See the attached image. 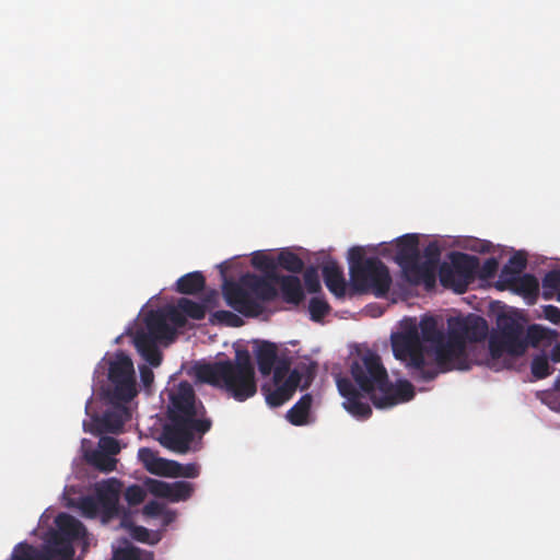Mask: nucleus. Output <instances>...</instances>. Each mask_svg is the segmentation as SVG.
<instances>
[{
  "mask_svg": "<svg viewBox=\"0 0 560 560\" xmlns=\"http://www.w3.org/2000/svg\"><path fill=\"white\" fill-rule=\"evenodd\" d=\"M352 416L366 419L371 416L372 409L369 402L361 398L370 399L378 408H390L401 402H407L415 397V389L410 382L400 380L393 384L381 358L377 353L368 350L360 354L358 346L352 345Z\"/></svg>",
  "mask_w": 560,
  "mask_h": 560,
  "instance_id": "obj_1",
  "label": "nucleus"
},
{
  "mask_svg": "<svg viewBox=\"0 0 560 560\" xmlns=\"http://www.w3.org/2000/svg\"><path fill=\"white\" fill-rule=\"evenodd\" d=\"M167 419L159 441L178 454L188 453L195 435L201 438L212 427L206 407L197 399L192 385L187 381L180 382L170 394Z\"/></svg>",
  "mask_w": 560,
  "mask_h": 560,
  "instance_id": "obj_2",
  "label": "nucleus"
},
{
  "mask_svg": "<svg viewBox=\"0 0 560 560\" xmlns=\"http://www.w3.org/2000/svg\"><path fill=\"white\" fill-rule=\"evenodd\" d=\"M196 376L201 383L224 390L236 401H245L257 392L255 369L247 350H236L234 360L198 365Z\"/></svg>",
  "mask_w": 560,
  "mask_h": 560,
  "instance_id": "obj_3",
  "label": "nucleus"
},
{
  "mask_svg": "<svg viewBox=\"0 0 560 560\" xmlns=\"http://www.w3.org/2000/svg\"><path fill=\"white\" fill-rule=\"evenodd\" d=\"M443 247H397L395 261L402 279L430 292L436 287Z\"/></svg>",
  "mask_w": 560,
  "mask_h": 560,
  "instance_id": "obj_4",
  "label": "nucleus"
},
{
  "mask_svg": "<svg viewBox=\"0 0 560 560\" xmlns=\"http://www.w3.org/2000/svg\"><path fill=\"white\" fill-rule=\"evenodd\" d=\"M363 250L364 247H352V295L371 292L376 296H385L392 284L389 270L377 258H368L360 264Z\"/></svg>",
  "mask_w": 560,
  "mask_h": 560,
  "instance_id": "obj_5",
  "label": "nucleus"
},
{
  "mask_svg": "<svg viewBox=\"0 0 560 560\" xmlns=\"http://www.w3.org/2000/svg\"><path fill=\"white\" fill-rule=\"evenodd\" d=\"M55 523L57 528L39 553L52 560H72L73 544L82 541L86 545V528L78 518L67 513L57 515Z\"/></svg>",
  "mask_w": 560,
  "mask_h": 560,
  "instance_id": "obj_6",
  "label": "nucleus"
},
{
  "mask_svg": "<svg viewBox=\"0 0 560 560\" xmlns=\"http://www.w3.org/2000/svg\"><path fill=\"white\" fill-rule=\"evenodd\" d=\"M392 348L395 358L413 370L412 376L416 380L431 382L438 376V370L425 368L424 348L416 327L394 335Z\"/></svg>",
  "mask_w": 560,
  "mask_h": 560,
  "instance_id": "obj_7",
  "label": "nucleus"
},
{
  "mask_svg": "<svg viewBox=\"0 0 560 560\" xmlns=\"http://www.w3.org/2000/svg\"><path fill=\"white\" fill-rule=\"evenodd\" d=\"M479 259L463 253H451L448 261L440 260L439 280L443 288L463 294L477 277Z\"/></svg>",
  "mask_w": 560,
  "mask_h": 560,
  "instance_id": "obj_8",
  "label": "nucleus"
},
{
  "mask_svg": "<svg viewBox=\"0 0 560 560\" xmlns=\"http://www.w3.org/2000/svg\"><path fill=\"white\" fill-rule=\"evenodd\" d=\"M108 380L114 386L109 393L112 401L129 402L137 395L133 363L125 353H117L110 361Z\"/></svg>",
  "mask_w": 560,
  "mask_h": 560,
  "instance_id": "obj_9",
  "label": "nucleus"
},
{
  "mask_svg": "<svg viewBox=\"0 0 560 560\" xmlns=\"http://www.w3.org/2000/svg\"><path fill=\"white\" fill-rule=\"evenodd\" d=\"M315 362L299 364L290 372L288 378L283 383L276 384L277 387L266 394L267 404L271 407H279L283 405L293 396L302 381H304L302 389L310 386L315 376Z\"/></svg>",
  "mask_w": 560,
  "mask_h": 560,
  "instance_id": "obj_10",
  "label": "nucleus"
},
{
  "mask_svg": "<svg viewBox=\"0 0 560 560\" xmlns=\"http://www.w3.org/2000/svg\"><path fill=\"white\" fill-rule=\"evenodd\" d=\"M439 372H448L452 370H468V357L464 342L453 338V332L448 330L447 337L432 348Z\"/></svg>",
  "mask_w": 560,
  "mask_h": 560,
  "instance_id": "obj_11",
  "label": "nucleus"
},
{
  "mask_svg": "<svg viewBox=\"0 0 560 560\" xmlns=\"http://www.w3.org/2000/svg\"><path fill=\"white\" fill-rule=\"evenodd\" d=\"M222 293L226 304L246 317H257L264 312V304L252 296L243 284V277L238 281H225Z\"/></svg>",
  "mask_w": 560,
  "mask_h": 560,
  "instance_id": "obj_12",
  "label": "nucleus"
},
{
  "mask_svg": "<svg viewBox=\"0 0 560 560\" xmlns=\"http://www.w3.org/2000/svg\"><path fill=\"white\" fill-rule=\"evenodd\" d=\"M376 245H494L487 240L472 236L429 235L407 233L393 241H382Z\"/></svg>",
  "mask_w": 560,
  "mask_h": 560,
  "instance_id": "obj_13",
  "label": "nucleus"
},
{
  "mask_svg": "<svg viewBox=\"0 0 560 560\" xmlns=\"http://www.w3.org/2000/svg\"><path fill=\"white\" fill-rule=\"evenodd\" d=\"M448 330L453 332V338L460 342H479L486 339L489 331L487 320L475 314L464 318H454L448 322Z\"/></svg>",
  "mask_w": 560,
  "mask_h": 560,
  "instance_id": "obj_14",
  "label": "nucleus"
},
{
  "mask_svg": "<svg viewBox=\"0 0 560 560\" xmlns=\"http://www.w3.org/2000/svg\"><path fill=\"white\" fill-rule=\"evenodd\" d=\"M144 485L151 494L167 499L171 502L186 501L192 495L195 490V487L191 482L183 480L165 482L162 480L149 478Z\"/></svg>",
  "mask_w": 560,
  "mask_h": 560,
  "instance_id": "obj_15",
  "label": "nucleus"
},
{
  "mask_svg": "<svg viewBox=\"0 0 560 560\" xmlns=\"http://www.w3.org/2000/svg\"><path fill=\"white\" fill-rule=\"evenodd\" d=\"M127 409L125 407L108 410L102 417H93L91 422L83 423L84 431L92 434H100L103 432L119 433L125 423V415Z\"/></svg>",
  "mask_w": 560,
  "mask_h": 560,
  "instance_id": "obj_16",
  "label": "nucleus"
},
{
  "mask_svg": "<svg viewBox=\"0 0 560 560\" xmlns=\"http://www.w3.org/2000/svg\"><path fill=\"white\" fill-rule=\"evenodd\" d=\"M121 483L117 479H109L96 488L95 499L104 518L109 520L118 514V501Z\"/></svg>",
  "mask_w": 560,
  "mask_h": 560,
  "instance_id": "obj_17",
  "label": "nucleus"
},
{
  "mask_svg": "<svg viewBox=\"0 0 560 560\" xmlns=\"http://www.w3.org/2000/svg\"><path fill=\"white\" fill-rule=\"evenodd\" d=\"M270 278L257 276L255 273H247L243 276V284L249 290L252 296L257 299L261 304L264 302L273 301L278 296V291Z\"/></svg>",
  "mask_w": 560,
  "mask_h": 560,
  "instance_id": "obj_18",
  "label": "nucleus"
},
{
  "mask_svg": "<svg viewBox=\"0 0 560 560\" xmlns=\"http://www.w3.org/2000/svg\"><path fill=\"white\" fill-rule=\"evenodd\" d=\"M147 330L144 335L154 341H172L175 337V330L167 323V318L162 311H151L144 318Z\"/></svg>",
  "mask_w": 560,
  "mask_h": 560,
  "instance_id": "obj_19",
  "label": "nucleus"
},
{
  "mask_svg": "<svg viewBox=\"0 0 560 560\" xmlns=\"http://www.w3.org/2000/svg\"><path fill=\"white\" fill-rule=\"evenodd\" d=\"M508 275H510L508 269H501L498 280L499 289H512L525 295H534L538 292L539 284L533 275L525 273L506 278Z\"/></svg>",
  "mask_w": 560,
  "mask_h": 560,
  "instance_id": "obj_20",
  "label": "nucleus"
},
{
  "mask_svg": "<svg viewBox=\"0 0 560 560\" xmlns=\"http://www.w3.org/2000/svg\"><path fill=\"white\" fill-rule=\"evenodd\" d=\"M270 278L279 284L281 298L285 303L299 305L305 298L303 287L296 276L270 273Z\"/></svg>",
  "mask_w": 560,
  "mask_h": 560,
  "instance_id": "obj_21",
  "label": "nucleus"
},
{
  "mask_svg": "<svg viewBox=\"0 0 560 560\" xmlns=\"http://www.w3.org/2000/svg\"><path fill=\"white\" fill-rule=\"evenodd\" d=\"M498 327L500 337L505 339V343H510L513 348H518V351L526 350L527 343L523 339V326L511 316H500L498 318Z\"/></svg>",
  "mask_w": 560,
  "mask_h": 560,
  "instance_id": "obj_22",
  "label": "nucleus"
},
{
  "mask_svg": "<svg viewBox=\"0 0 560 560\" xmlns=\"http://www.w3.org/2000/svg\"><path fill=\"white\" fill-rule=\"evenodd\" d=\"M138 458L149 472L163 477L172 476L174 460L159 457L151 448L141 447L138 451Z\"/></svg>",
  "mask_w": 560,
  "mask_h": 560,
  "instance_id": "obj_23",
  "label": "nucleus"
},
{
  "mask_svg": "<svg viewBox=\"0 0 560 560\" xmlns=\"http://www.w3.org/2000/svg\"><path fill=\"white\" fill-rule=\"evenodd\" d=\"M255 357L258 371L262 376L271 374L278 359V348L273 342L266 340L255 341Z\"/></svg>",
  "mask_w": 560,
  "mask_h": 560,
  "instance_id": "obj_24",
  "label": "nucleus"
},
{
  "mask_svg": "<svg viewBox=\"0 0 560 560\" xmlns=\"http://www.w3.org/2000/svg\"><path fill=\"white\" fill-rule=\"evenodd\" d=\"M133 343L142 358L152 366H159L162 362V353L158 348V341L144 335V330H138L133 337Z\"/></svg>",
  "mask_w": 560,
  "mask_h": 560,
  "instance_id": "obj_25",
  "label": "nucleus"
},
{
  "mask_svg": "<svg viewBox=\"0 0 560 560\" xmlns=\"http://www.w3.org/2000/svg\"><path fill=\"white\" fill-rule=\"evenodd\" d=\"M324 282L328 290L335 295L345 293V279L342 270L334 260H327L322 267Z\"/></svg>",
  "mask_w": 560,
  "mask_h": 560,
  "instance_id": "obj_26",
  "label": "nucleus"
},
{
  "mask_svg": "<svg viewBox=\"0 0 560 560\" xmlns=\"http://www.w3.org/2000/svg\"><path fill=\"white\" fill-rule=\"evenodd\" d=\"M313 397L310 394L303 395L287 412V419L293 425L307 423Z\"/></svg>",
  "mask_w": 560,
  "mask_h": 560,
  "instance_id": "obj_27",
  "label": "nucleus"
},
{
  "mask_svg": "<svg viewBox=\"0 0 560 560\" xmlns=\"http://www.w3.org/2000/svg\"><path fill=\"white\" fill-rule=\"evenodd\" d=\"M206 279L199 271L189 272L176 282V290L182 294H196L203 290Z\"/></svg>",
  "mask_w": 560,
  "mask_h": 560,
  "instance_id": "obj_28",
  "label": "nucleus"
},
{
  "mask_svg": "<svg viewBox=\"0 0 560 560\" xmlns=\"http://www.w3.org/2000/svg\"><path fill=\"white\" fill-rule=\"evenodd\" d=\"M84 457L89 465L105 474L115 470L118 462L116 457L102 453L96 448L86 452Z\"/></svg>",
  "mask_w": 560,
  "mask_h": 560,
  "instance_id": "obj_29",
  "label": "nucleus"
},
{
  "mask_svg": "<svg viewBox=\"0 0 560 560\" xmlns=\"http://www.w3.org/2000/svg\"><path fill=\"white\" fill-rule=\"evenodd\" d=\"M421 342H428L433 348L445 337L443 330L438 327V322L433 317H425L420 322Z\"/></svg>",
  "mask_w": 560,
  "mask_h": 560,
  "instance_id": "obj_30",
  "label": "nucleus"
},
{
  "mask_svg": "<svg viewBox=\"0 0 560 560\" xmlns=\"http://www.w3.org/2000/svg\"><path fill=\"white\" fill-rule=\"evenodd\" d=\"M489 352L492 359H500L504 352L512 355H522L524 351H518V348H513L510 343H505L502 337H491L489 340Z\"/></svg>",
  "mask_w": 560,
  "mask_h": 560,
  "instance_id": "obj_31",
  "label": "nucleus"
},
{
  "mask_svg": "<svg viewBox=\"0 0 560 560\" xmlns=\"http://www.w3.org/2000/svg\"><path fill=\"white\" fill-rule=\"evenodd\" d=\"M330 311L328 302L323 296H313L308 302V313L313 322H320Z\"/></svg>",
  "mask_w": 560,
  "mask_h": 560,
  "instance_id": "obj_32",
  "label": "nucleus"
},
{
  "mask_svg": "<svg viewBox=\"0 0 560 560\" xmlns=\"http://www.w3.org/2000/svg\"><path fill=\"white\" fill-rule=\"evenodd\" d=\"M178 307L184 311L186 317L192 319H202L206 316V307L203 304L197 303L186 298L178 300Z\"/></svg>",
  "mask_w": 560,
  "mask_h": 560,
  "instance_id": "obj_33",
  "label": "nucleus"
},
{
  "mask_svg": "<svg viewBox=\"0 0 560 560\" xmlns=\"http://www.w3.org/2000/svg\"><path fill=\"white\" fill-rule=\"evenodd\" d=\"M541 285L544 299H551L555 291L560 287V270L553 269L548 271L541 280Z\"/></svg>",
  "mask_w": 560,
  "mask_h": 560,
  "instance_id": "obj_34",
  "label": "nucleus"
},
{
  "mask_svg": "<svg viewBox=\"0 0 560 560\" xmlns=\"http://www.w3.org/2000/svg\"><path fill=\"white\" fill-rule=\"evenodd\" d=\"M278 262L283 269L299 273L304 268L303 260L291 252H281L278 257Z\"/></svg>",
  "mask_w": 560,
  "mask_h": 560,
  "instance_id": "obj_35",
  "label": "nucleus"
},
{
  "mask_svg": "<svg viewBox=\"0 0 560 560\" xmlns=\"http://www.w3.org/2000/svg\"><path fill=\"white\" fill-rule=\"evenodd\" d=\"M200 475V466L196 463L180 464L173 462L172 478H197Z\"/></svg>",
  "mask_w": 560,
  "mask_h": 560,
  "instance_id": "obj_36",
  "label": "nucleus"
},
{
  "mask_svg": "<svg viewBox=\"0 0 560 560\" xmlns=\"http://www.w3.org/2000/svg\"><path fill=\"white\" fill-rule=\"evenodd\" d=\"M532 374L537 380H542L552 373L548 358L544 354L536 355L532 361Z\"/></svg>",
  "mask_w": 560,
  "mask_h": 560,
  "instance_id": "obj_37",
  "label": "nucleus"
},
{
  "mask_svg": "<svg viewBox=\"0 0 560 560\" xmlns=\"http://www.w3.org/2000/svg\"><path fill=\"white\" fill-rule=\"evenodd\" d=\"M526 255L523 252H517L510 258L509 262L502 269H508L510 275H508L506 278L511 276L516 277L526 268Z\"/></svg>",
  "mask_w": 560,
  "mask_h": 560,
  "instance_id": "obj_38",
  "label": "nucleus"
},
{
  "mask_svg": "<svg viewBox=\"0 0 560 560\" xmlns=\"http://www.w3.org/2000/svg\"><path fill=\"white\" fill-rule=\"evenodd\" d=\"M79 509L83 516L89 518L96 517L100 513L102 514V511L98 506V502L95 499V497H83L79 501Z\"/></svg>",
  "mask_w": 560,
  "mask_h": 560,
  "instance_id": "obj_39",
  "label": "nucleus"
},
{
  "mask_svg": "<svg viewBox=\"0 0 560 560\" xmlns=\"http://www.w3.org/2000/svg\"><path fill=\"white\" fill-rule=\"evenodd\" d=\"M213 319L230 327H240L243 325V319L231 311H217L212 314Z\"/></svg>",
  "mask_w": 560,
  "mask_h": 560,
  "instance_id": "obj_40",
  "label": "nucleus"
},
{
  "mask_svg": "<svg viewBox=\"0 0 560 560\" xmlns=\"http://www.w3.org/2000/svg\"><path fill=\"white\" fill-rule=\"evenodd\" d=\"M303 279L305 289L308 293H318L322 291L319 276L316 268H307L304 271Z\"/></svg>",
  "mask_w": 560,
  "mask_h": 560,
  "instance_id": "obj_41",
  "label": "nucleus"
},
{
  "mask_svg": "<svg viewBox=\"0 0 560 560\" xmlns=\"http://www.w3.org/2000/svg\"><path fill=\"white\" fill-rule=\"evenodd\" d=\"M290 368H291V362L289 359L287 358H281V359H277V362L272 369V372H273V382L275 384H280V383H283L288 376H289V372H290Z\"/></svg>",
  "mask_w": 560,
  "mask_h": 560,
  "instance_id": "obj_42",
  "label": "nucleus"
},
{
  "mask_svg": "<svg viewBox=\"0 0 560 560\" xmlns=\"http://www.w3.org/2000/svg\"><path fill=\"white\" fill-rule=\"evenodd\" d=\"M96 450L115 457L117 454H119L121 447L118 440L115 438L101 436Z\"/></svg>",
  "mask_w": 560,
  "mask_h": 560,
  "instance_id": "obj_43",
  "label": "nucleus"
},
{
  "mask_svg": "<svg viewBox=\"0 0 560 560\" xmlns=\"http://www.w3.org/2000/svg\"><path fill=\"white\" fill-rule=\"evenodd\" d=\"M144 498H145V492L138 485H132V486L128 487L125 491V499L129 505H138L141 502H143Z\"/></svg>",
  "mask_w": 560,
  "mask_h": 560,
  "instance_id": "obj_44",
  "label": "nucleus"
},
{
  "mask_svg": "<svg viewBox=\"0 0 560 560\" xmlns=\"http://www.w3.org/2000/svg\"><path fill=\"white\" fill-rule=\"evenodd\" d=\"M499 262L495 258L487 259L477 270V276L481 279H491L495 276Z\"/></svg>",
  "mask_w": 560,
  "mask_h": 560,
  "instance_id": "obj_45",
  "label": "nucleus"
},
{
  "mask_svg": "<svg viewBox=\"0 0 560 560\" xmlns=\"http://www.w3.org/2000/svg\"><path fill=\"white\" fill-rule=\"evenodd\" d=\"M337 387L340 395L343 397L342 407L350 412V378L338 377Z\"/></svg>",
  "mask_w": 560,
  "mask_h": 560,
  "instance_id": "obj_46",
  "label": "nucleus"
},
{
  "mask_svg": "<svg viewBox=\"0 0 560 560\" xmlns=\"http://www.w3.org/2000/svg\"><path fill=\"white\" fill-rule=\"evenodd\" d=\"M167 322H171L177 327H184L186 325V315L178 305L170 307L166 313H164Z\"/></svg>",
  "mask_w": 560,
  "mask_h": 560,
  "instance_id": "obj_47",
  "label": "nucleus"
},
{
  "mask_svg": "<svg viewBox=\"0 0 560 560\" xmlns=\"http://www.w3.org/2000/svg\"><path fill=\"white\" fill-rule=\"evenodd\" d=\"M141 550L136 547L125 548L117 550L114 553L113 560H141Z\"/></svg>",
  "mask_w": 560,
  "mask_h": 560,
  "instance_id": "obj_48",
  "label": "nucleus"
},
{
  "mask_svg": "<svg viewBox=\"0 0 560 560\" xmlns=\"http://www.w3.org/2000/svg\"><path fill=\"white\" fill-rule=\"evenodd\" d=\"M131 536L133 539L140 542L154 544L155 541L150 540L151 532L143 526H133L131 528Z\"/></svg>",
  "mask_w": 560,
  "mask_h": 560,
  "instance_id": "obj_49",
  "label": "nucleus"
},
{
  "mask_svg": "<svg viewBox=\"0 0 560 560\" xmlns=\"http://www.w3.org/2000/svg\"><path fill=\"white\" fill-rule=\"evenodd\" d=\"M544 316L550 323L560 325V308L555 305H546L542 308Z\"/></svg>",
  "mask_w": 560,
  "mask_h": 560,
  "instance_id": "obj_50",
  "label": "nucleus"
},
{
  "mask_svg": "<svg viewBox=\"0 0 560 560\" xmlns=\"http://www.w3.org/2000/svg\"><path fill=\"white\" fill-rule=\"evenodd\" d=\"M164 506L156 502L150 501L143 508V514L151 517H156L163 514Z\"/></svg>",
  "mask_w": 560,
  "mask_h": 560,
  "instance_id": "obj_51",
  "label": "nucleus"
},
{
  "mask_svg": "<svg viewBox=\"0 0 560 560\" xmlns=\"http://www.w3.org/2000/svg\"><path fill=\"white\" fill-rule=\"evenodd\" d=\"M140 378L143 385L149 387L154 380L153 371L147 365L140 366Z\"/></svg>",
  "mask_w": 560,
  "mask_h": 560,
  "instance_id": "obj_52",
  "label": "nucleus"
},
{
  "mask_svg": "<svg viewBox=\"0 0 560 560\" xmlns=\"http://www.w3.org/2000/svg\"><path fill=\"white\" fill-rule=\"evenodd\" d=\"M550 359L552 362L558 363L560 362V343H557L552 349L550 353Z\"/></svg>",
  "mask_w": 560,
  "mask_h": 560,
  "instance_id": "obj_53",
  "label": "nucleus"
},
{
  "mask_svg": "<svg viewBox=\"0 0 560 560\" xmlns=\"http://www.w3.org/2000/svg\"><path fill=\"white\" fill-rule=\"evenodd\" d=\"M162 516H163V525H168L171 522H173V521H174V518H175V513L170 512V511H167V512H164V511H163Z\"/></svg>",
  "mask_w": 560,
  "mask_h": 560,
  "instance_id": "obj_54",
  "label": "nucleus"
},
{
  "mask_svg": "<svg viewBox=\"0 0 560 560\" xmlns=\"http://www.w3.org/2000/svg\"><path fill=\"white\" fill-rule=\"evenodd\" d=\"M472 250L479 252V253H489L491 247H469Z\"/></svg>",
  "mask_w": 560,
  "mask_h": 560,
  "instance_id": "obj_55",
  "label": "nucleus"
},
{
  "mask_svg": "<svg viewBox=\"0 0 560 560\" xmlns=\"http://www.w3.org/2000/svg\"><path fill=\"white\" fill-rule=\"evenodd\" d=\"M553 387L556 390H560V374L555 380Z\"/></svg>",
  "mask_w": 560,
  "mask_h": 560,
  "instance_id": "obj_56",
  "label": "nucleus"
},
{
  "mask_svg": "<svg viewBox=\"0 0 560 560\" xmlns=\"http://www.w3.org/2000/svg\"><path fill=\"white\" fill-rule=\"evenodd\" d=\"M346 258L348 259V261L350 262V247L347 248V252H346Z\"/></svg>",
  "mask_w": 560,
  "mask_h": 560,
  "instance_id": "obj_57",
  "label": "nucleus"
}]
</instances>
